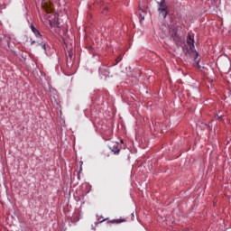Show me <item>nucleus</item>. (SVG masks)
I'll use <instances>...</instances> for the list:
<instances>
[{
	"mask_svg": "<svg viewBox=\"0 0 231 231\" xmlns=\"http://www.w3.org/2000/svg\"><path fill=\"white\" fill-rule=\"evenodd\" d=\"M109 149L114 154H118V152H120V148H118V143H116L113 146H109Z\"/></svg>",
	"mask_w": 231,
	"mask_h": 231,
	"instance_id": "nucleus-6",
	"label": "nucleus"
},
{
	"mask_svg": "<svg viewBox=\"0 0 231 231\" xmlns=\"http://www.w3.org/2000/svg\"><path fill=\"white\" fill-rule=\"evenodd\" d=\"M167 10H168V7H167V4H165V0H162L159 3L158 12H159V14L162 17H163V19H165L167 17V14H169Z\"/></svg>",
	"mask_w": 231,
	"mask_h": 231,
	"instance_id": "nucleus-2",
	"label": "nucleus"
},
{
	"mask_svg": "<svg viewBox=\"0 0 231 231\" xmlns=\"http://www.w3.org/2000/svg\"><path fill=\"white\" fill-rule=\"evenodd\" d=\"M31 30L32 33H34L35 37H37V39H41V37H42V34H41V32H39L37 28L33 26V24H31Z\"/></svg>",
	"mask_w": 231,
	"mask_h": 231,
	"instance_id": "nucleus-5",
	"label": "nucleus"
},
{
	"mask_svg": "<svg viewBox=\"0 0 231 231\" xmlns=\"http://www.w3.org/2000/svg\"><path fill=\"white\" fill-rule=\"evenodd\" d=\"M116 60V63L118 64V62H120V60H122V56H118Z\"/></svg>",
	"mask_w": 231,
	"mask_h": 231,
	"instance_id": "nucleus-10",
	"label": "nucleus"
},
{
	"mask_svg": "<svg viewBox=\"0 0 231 231\" xmlns=\"http://www.w3.org/2000/svg\"><path fill=\"white\" fill-rule=\"evenodd\" d=\"M184 51L186 55H189V57H193V60L195 62H199V60H198V51L195 50L194 46V37L190 34H188L187 37V44L184 45Z\"/></svg>",
	"mask_w": 231,
	"mask_h": 231,
	"instance_id": "nucleus-1",
	"label": "nucleus"
},
{
	"mask_svg": "<svg viewBox=\"0 0 231 231\" xmlns=\"http://www.w3.org/2000/svg\"><path fill=\"white\" fill-rule=\"evenodd\" d=\"M106 10H107V7H105V12H106Z\"/></svg>",
	"mask_w": 231,
	"mask_h": 231,
	"instance_id": "nucleus-15",
	"label": "nucleus"
},
{
	"mask_svg": "<svg viewBox=\"0 0 231 231\" xmlns=\"http://www.w3.org/2000/svg\"><path fill=\"white\" fill-rule=\"evenodd\" d=\"M38 46H41L42 50L46 53V43L44 42H38Z\"/></svg>",
	"mask_w": 231,
	"mask_h": 231,
	"instance_id": "nucleus-8",
	"label": "nucleus"
},
{
	"mask_svg": "<svg viewBox=\"0 0 231 231\" xmlns=\"http://www.w3.org/2000/svg\"><path fill=\"white\" fill-rule=\"evenodd\" d=\"M69 56L71 58V57H72V56H71V53L69 52Z\"/></svg>",
	"mask_w": 231,
	"mask_h": 231,
	"instance_id": "nucleus-14",
	"label": "nucleus"
},
{
	"mask_svg": "<svg viewBox=\"0 0 231 231\" xmlns=\"http://www.w3.org/2000/svg\"><path fill=\"white\" fill-rule=\"evenodd\" d=\"M171 39H173V41L175 42H180V36L178 35V32L176 31H174L172 33H171Z\"/></svg>",
	"mask_w": 231,
	"mask_h": 231,
	"instance_id": "nucleus-7",
	"label": "nucleus"
},
{
	"mask_svg": "<svg viewBox=\"0 0 231 231\" xmlns=\"http://www.w3.org/2000/svg\"><path fill=\"white\" fill-rule=\"evenodd\" d=\"M109 223H125V219H113L111 221H109Z\"/></svg>",
	"mask_w": 231,
	"mask_h": 231,
	"instance_id": "nucleus-9",
	"label": "nucleus"
},
{
	"mask_svg": "<svg viewBox=\"0 0 231 231\" xmlns=\"http://www.w3.org/2000/svg\"><path fill=\"white\" fill-rule=\"evenodd\" d=\"M217 62H218V64L221 65V67H222L224 69H227V71H230V69H231V61H230V60L226 59V60L224 61V63H223V61L221 60V59H218V60H217Z\"/></svg>",
	"mask_w": 231,
	"mask_h": 231,
	"instance_id": "nucleus-3",
	"label": "nucleus"
},
{
	"mask_svg": "<svg viewBox=\"0 0 231 231\" xmlns=\"http://www.w3.org/2000/svg\"><path fill=\"white\" fill-rule=\"evenodd\" d=\"M104 221H106V219L100 220V223H104Z\"/></svg>",
	"mask_w": 231,
	"mask_h": 231,
	"instance_id": "nucleus-13",
	"label": "nucleus"
},
{
	"mask_svg": "<svg viewBox=\"0 0 231 231\" xmlns=\"http://www.w3.org/2000/svg\"><path fill=\"white\" fill-rule=\"evenodd\" d=\"M35 44V41L31 42V46H33Z\"/></svg>",
	"mask_w": 231,
	"mask_h": 231,
	"instance_id": "nucleus-12",
	"label": "nucleus"
},
{
	"mask_svg": "<svg viewBox=\"0 0 231 231\" xmlns=\"http://www.w3.org/2000/svg\"><path fill=\"white\" fill-rule=\"evenodd\" d=\"M216 118H217L218 120H223V116L217 115Z\"/></svg>",
	"mask_w": 231,
	"mask_h": 231,
	"instance_id": "nucleus-11",
	"label": "nucleus"
},
{
	"mask_svg": "<svg viewBox=\"0 0 231 231\" xmlns=\"http://www.w3.org/2000/svg\"><path fill=\"white\" fill-rule=\"evenodd\" d=\"M42 6L47 12V14H51V5L48 2V0H43L42 2Z\"/></svg>",
	"mask_w": 231,
	"mask_h": 231,
	"instance_id": "nucleus-4",
	"label": "nucleus"
}]
</instances>
